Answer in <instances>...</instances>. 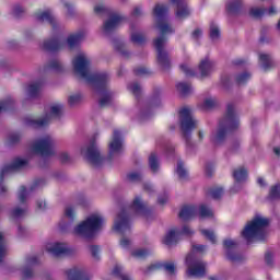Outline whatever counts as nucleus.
<instances>
[{
    "mask_svg": "<svg viewBox=\"0 0 280 280\" xmlns=\"http://www.w3.org/2000/svg\"><path fill=\"white\" fill-rule=\"evenodd\" d=\"M72 67L77 75H80L82 80L92 84L94 93L101 97L98 101L101 108H105V106H110V104H113V92L108 90V84H110V73H91V59L84 52H80L73 58Z\"/></svg>",
    "mask_w": 280,
    "mask_h": 280,
    "instance_id": "f257e3e1",
    "label": "nucleus"
},
{
    "mask_svg": "<svg viewBox=\"0 0 280 280\" xmlns=\"http://www.w3.org/2000/svg\"><path fill=\"white\" fill-rule=\"evenodd\" d=\"M167 12H170V9L165 4H156L153 9V14L160 19L155 25L160 35L153 40V45L158 52V65L161 67L162 71H170L172 68V60L170 59V54L165 50V45H167V34H174L175 30L170 23L161 20Z\"/></svg>",
    "mask_w": 280,
    "mask_h": 280,
    "instance_id": "f03ea898",
    "label": "nucleus"
},
{
    "mask_svg": "<svg viewBox=\"0 0 280 280\" xmlns=\"http://www.w3.org/2000/svg\"><path fill=\"white\" fill-rule=\"evenodd\" d=\"M132 211L139 215H148V213H150L148 203L143 202L141 197L137 196L129 208L122 209L117 214L114 221V231L122 236L120 238V246L122 248H128L131 244L130 238L126 235H130V215H132Z\"/></svg>",
    "mask_w": 280,
    "mask_h": 280,
    "instance_id": "7ed1b4c3",
    "label": "nucleus"
},
{
    "mask_svg": "<svg viewBox=\"0 0 280 280\" xmlns=\"http://www.w3.org/2000/svg\"><path fill=\"white\" fill-rule=\"evenodd\" d=\"M237 128H240V120L237 119V115H235V106L228 104L226 112L219 121L218 130L213 131L210 137L211 143H213V145L224 143L226 135L233 132V130H237Z\"/></svg>",
    "mask_w": 280,
    "mask_h": 280,
    "instance_id": "20e7f679",
    "label": "nucleus"
},
{
    "mask_svg": "<svg viewBox=\"0 0 280 280\" xmlns=\"http://www.w3.org/2000/svg\"><path fill=\"white\" fill-rule=\"evenodd\" d=\"M104 225V217L100 213L90 214L84 221L79 223L74 230V235L79 237H84L85 240H91L95 237V234L98 231H102V226Z\"/></svg>",
    "mask_w": 280,
    "mask_h": 280,
    "instance_id": "39448f33",
    "label": "nucleus"
},
{
    "mask_svg": "<svg viewBox=\"0 0 280 280\" xmlns=\"http://www.w3.org/2000/svg\"><path fill=\"white\" fill-rule=\"evenodd\" d=\"M207 246L205 245H192L190 254L186 257L187 277H195V279H202L207 275V264L196 258V253H205Z\"/></svg>",
    "mask_w": 280,
    "mask_h": 280,
    "instance_id": "423d86ee",
    "label": "nucleus"
},
{
    "mask_svg": "<svg viewBox=\"0 0 280 280\" xmlns=\"http://www.w3.org/2000/svg\"><path fill=\"white\" fill-rule=\"evenodd\" d=\"M270 224V220L261 217H256L252 221L247 222L242 235L246 242H253V240H258L261 242L266 237V229Z\"/></svg>",
    "mask_w": 280,
    "mask_h": 280,
    "instance_id": "0eeeda50",
    "label": "nucleus"
},
{
    "mask_svg": "<svg viewBox=\"0 0 280 280\" xmlns=\"http://www.w3.org/2000/svg\"><path fill=\"white\" fill-rule=\"evenodd\" d=\"M94 14L97 16H109L103 24V33L105 36H110L113 31L116 27L121 25L122 21H126V18L117 12H113L110 8L106 7L105 4H95L94 5Z\"/></svg>",
    "mask_w": 280,
    "mask_h": 280,
    "instance_id": "6e6552de",
    "label": "nucleus"
},
{
    "mask_svg": "<svg viewBox=\"0 0 280 280\" xmlns=\"http://www.w3.org/2000/svg\"><path fill=\"white\" fill-rule=\"evenodd\" d=\"M43 185H45V179H37L33 184V186L30 188V190H27V188H25V186L20 187V190L18 192V199L22 206H18V207L13 208V210L11 211L12 220H15V221L23 220V218H25V215H27V203H26L27 196H30V191H34V189H36V187H43Z\"/></svg>",
    "mask_w": 280,
    "mask_h": 280,
    "instance_id": "1a4fd4ad",
    "label": "nucleus"
},
{
    "mask_svg": "<svg viewBox=\"0 0 280 280\" xmlns=\"http://www.w3.org/2000/svg\"><path fill=\"white\" fill-rule=\"evenodd\" d=\"M63 113V104H54L50 106V114H46L45 117L39 119L25 118L24 124L31 126V128H45L52 119H60Z\"/></svg>",
    "mask_w": 280,
    "mask_h": 280,
    "instance_id": "9d476101",
    "label": "nucleus"
},
{
    "mask_svg": "<svg viewBox=\"0 0 280 280\" xmlns=\"http://www.w3.org/2000/svg\"><path fill=\"white\" fill-rule=\"evenodd\" d=\"M55 147L56 140L51 136H45L31 144V152L43 158L54 156L56 154Z\"/></svg>",
    "mask_w": 280,
    "mask_h": 280,
    "instance_id": "9b49d317",
    "label": "nucleus"
},
{
    "mask_svg": "<svg viewBox=\"0 0 280 280\" xmlns=\"http://www.w3.org/2000/svg\"><path fill=\"white\" fill-rule=\"evenodd\" d=\"M179 122L183 136L186 139V142L189 143L191 132L198 128V120L194 119L189 107H184L179 110Z\"/></svg>",
    "mask_w": 280,
    "mask_h": 280,
    "instance_id": "f8f14e48",
    "label": "nucleus"
},
{
    "mask_svg": "<svg viewBox=\"0 0 280 280\" xmlns=\"http://www.w3.org/2000/svg\"><path fill=\"white\" fill-rule=\"evenodd\" d=\"M81 154L93 167H102L104 158L100 154L95 140H92L88 145L81 149Z\"/></svg>",
    "mask_w": 280,
    "mask_h": 280,
    "instance_id": "ddd939ff",
    "label": "nucleus"
},
{
    "mask_svg": "<svg viewBox=\"0 0 280 280\" xmlns=\"http://www.w3.org/2000/svg\"><path fill=\"white\" fill-rule=\"evenodd\" d=\"M108 148H109V159H113V156H119V153L124 152V138H121L120 130L114 129Z\"/></svg>",
    "mask_w": 280,
    "mask_h": 280,
    "instance_id": "4468645a",
    "label": "nucleus"
},
{
    "mask_svg": "<svg viewBox=\"0 0 280 280\" xmlns=\"http://www.w3.org/2000/svg\"><path fill=\"white\" fill-rule=\"evenodd\" d=\"M46 250L52 255V257H62L73 254V250L65 243H49L46 245Z\"/></svg>",
    "mask_w": 280,
    "mask_h": 280,
    "instance_id": "2eb2a0df",
    "label": "nucleus"
},
{
    "mask_svg": "<svg viewBox=\"0 0 280 280\" xmlns=\"http://www.w3.org/2000/svg\"><path fill=\"white\" fill-rule=\"evenodd\" d=\"M213 71H215V61L211 60L209 57L201 59L199 62V73L201 78L211 77Z\"/></svg>",
    "mask_w": 280,
    "mask_h": 280,
    "instance_id": "dca6fc26",
    "label": "nucleus"
},
{
    "mask_svg": "<svg viewBox=\"0 0 280 280\" xmlns=\"http://www.w3.org/2000/svg\"><path fill=\"white\" fill-rule=\"evenodd\" d=\"M38 264V258L36 256H28L26 258V266L22 268V278L32 279L34 277V270H32V266H36Z\"/></svg>",
    "mask_w": 280,
    "mask_h": 280,
    "instance_id": "f3484780",
    "label": "nucleus"
},
{
    "mask_svg": "<svg viewBox=\"0 0 280 280\" xmlns=\"http://www.w3.org/2000/svg\"><path fill=\"white\" fill-rule=\"evenodd\" d=\"M172 3H175V5H177L176 12H175V16L176 19H178L179 21H183L185 19H187V16H189L190 12H189V8H187V3L183 0H171Z\"/></svg>",
    "mask_w": 280,
    "mask_h": 280,
    "instance_id": "a211bd4d",
    "label": "nucleus"
},
{
    "mask_svg": "<svg viewBox=\"0 0 280 280\" xmlns=\"http://www.w3.org/2000/svg\"><path fill=\"white\" fill-rule=\"evenodd\" d=\"M63 45L62 40L55 38L44 40L40 47L44 51H58L59 49H62Z\"/></svg>",
    "mask_w": 280,
    "mask_h": 280,
    "instance_id": "6ab92c4d",
    "label": "nucleus"
},
{
    "mask_svg": "<svg viewBox=\"0 0 280 280\" xmlns=\"http://www.w3.org/2000/svg\"><path fill=\"white\" fill-rule=\"evenodd\" d=\"M259 62L264 71H270V69H275V67H277V61L268 54H260Z\"/></svg>",
    "mask_w": 280,
    "mask_h": 280,
    "instance_id": "aec40b11",
    "label": "nucleus"
},
{
    "mask_svg": "<svg viewBox=\"0 0 280 280\" xmlns=\"http://www.w3.org/2000/svg\"><path fill=\"white\" fill-rule=\"evenodd\" d=\"M35 16L40 23H45V21H47L52 28H56V18L51 14V11L47 10L42 13H36Z\"/></svg>",
    "mask_w": 280,
    "mask_h": 280,
    "instance_id": "412c9836",
    "label": "nucleus"
},
{
    "mask_svg": "<svg viewBox=\"0 0 280 280\" xmlns=\"http://www.w3.org/2000/svg\"><path fill=\"white\" fill-rule=\"evenodd\" d=\"M27 165V160L16 158L10 166H4L2 170V174H8V172H12L14 170H23Z\"/></svg>",
    "mask_w": 280,
    "mask_h": 280,
    "instance_id": "4be33fe9",
    "label": "nucleus"
},
{
    "mask_svg": "<svg viewBox=\"0 0 280 280\" xmlns=\"http://www.w3.org/2000/svg\"><path fill=\"white\" fill-rule=\"evenodd\" d=\"M112 43L114 45V49L118 51L122 58H130V51L126 49V44L124 42L119 38H113Z\"/></svg>",
    "mask_w": 280,
    "mask_h": 280,
    "instance_id": "5701e85b",
    "label": "nucleus"
},
{
    "mask_svg": "<svg viewBox=\"0 0 280 280\" xmlns=\"http://www.w3.org/2000/svg\"><path fill=\"white\" fill-rule=\"evenodd\" d=\"M244 8L242 0H229L226 3V10L230 14H240Z\"/></svg>",
    "mask_w": 280,
    "mask_h": 280,
    "instance_id": "b1692460",
    "label": "nucleus"
},
{
    "mask_svg": "<svg viewBox=\"0 0 280 280\" xmlns=\"http://www.w3.org/2000/svg\"><path fill=\"white\" fill-rule=\"evenodd\" d=\"M68 280H91L86 272L82 269H70L68 271Z\"/></svg>",
    "mask_w": 280,
    "mask_h": 280,
    "instance_id": "393cba45",
    "label": "nucleus"
},
{
    "mask_svg": "<svg viewBox=\"0 0 280 280\" xmlns=\"http://www.w3.org/2000/svg\"><path fill=\"white\" fill-rule=\"evenodd\" d=\"M196 211L198 210L195 208V206H185L179 212V218L184 221L191 220V218L196 215Z\"/></svg>",
    "mask_w": 280,
    "mask_h": 280,
    "instance_id": "a878e982",
    "label": "nucleus"
},
{
    "mask_svg": "<svg viewBox=\"0 0 280 280\" xmlns=\"http://www.w3.org/2000/svg\"><path fill=\"white\" fill-rule=\"evenodd\" d=\"M130 30H131V35H130L131 43H135L136 45H143L145 43V35L137 31V28H135V25H131Z\"/></svg>",
    "mask_w": 280,
    "mask_h": 280,
    "instance_id": "bb28decb",
    "label": "nucleus"
},
{
    "mask_svg": "<svg viewBox=\"0 0 280 280\" xmlns=\"http://www.w3.org/2000/svg\"><path fill=\"white\" fill-rule=\"evenodd\" d=\"M83 39H84V33H75L68 37L67 43L69 48L73 49L78 47V45H80V43H82Z\"/></svg>",
    "mask_w": 280,
    "mask_h": 280,
    "instance_id": "cd10ccee",
    "label": "nucleus"
},
{
    "mask_svg": "<svg viewBox=\"0 0 280 280\" xmlns=\"http://www.w3.org/2000/svg\"><path fill=\"white\" fill-rule=\"evenodd\" d=\"M233 177L236 183H244L248 178V171L244 166L234 170Z\"/></svg>",
    "mask_w": 280,
    "mask_h": 280,
    "instance_id": "c85d7f7f",
    "label": "nucleus"
},
{
    "mask_svg": "<svg viewBox=\"0 0 280 280\" xmlns=\"http://www.w3.org/2000/svg\"><path fill=\"white\" fill-rule=\"evenodd\" d=\"M63 69L62 62L58 59H52L45 66V71H56L57 73H60Z\"/></svg>",
    "mask_w": 280,
    "mask_h": 280,
    "instance_id": "c756f323",
    "label": "nucleus"
},
{
    "mask_svg": "<svg viewBox=\"0 0 280 280\" xmlns=\"http://www.w3.org/2000/svg\"><path fill=\"white\" fill-rule=\"evenodd\" d=\"M218 106V98L210 96V97H206L201 108L202 110H213V108H217Z\"/></svg>",
    "mask_w": 280,
    "mask_h": 280,
    "instance_id": "7c9ffc66",
    "label": "nucleus"
},
{
    "mask_svg": "<svg viewBox=\"0 0 280 280\" xmlns=\"http://www.w3.org/2000/svg\"><path fill=\"white\" fill-rule=\"evenodd\" d=\"M176 174L179 180H187V178H189V173H187V168H185V163H183V161L177 162Z\"/></svg>",
    "mask_w": 280,
    "mask_h": 280,
    "instance_id": "2f4dec72",
    "label": "nucleus"
},
{
    "mask_svg": "<svg viewBox=\"0 0 280 280\" xmlns=\"http://www.w3.org/2000/svg\"><path fill=\"white\" fill-rule=\"evenodd\" d=\"M176 235H179V233H176V230H171L163 238V244L166 246H174L176 244Z\"/></svg>",
    "mask_w": 280,
    "mask_h": 280,
    "instance_id": "473e14b6",
    "label": "nucleus"
},
{
    "mask_svg": "<svg viewBox=\"0 0 280 280\" xmlns=\"http://www.w3.org/2000/svg\"><path fill=\"white\" fill-rule=\"evenodd\" d=\"M220 27H218V24L212 22L210 24V39L212 40V43H218V40H220Z\"/></svg>",
    "mask_w": 280,
    "mask_h": 280,
    "instance_id": "72a5a7b5",
    "label": "nucleus"
},
{
    "mask_svg": "<svg viewBox=\"0 0 280 280\" xmlns=\"http://www.w3.org/2000/svg\"><path fill=\"white\" fill-rule=\"evenodd\" d=\"M177 92L183 95V97L191 93V84L186 82H179L176 84Z\"/></svg>",
    "mask_w": 280,
    "mask_h": 280,
    "instance_id": "f704fd0d",
    "label": "nucleus"
},
{
    "mask_svg": "<svg viewBox=\"0 0 280 280\" xmlns=\"http://www.w3.org/2000/svg\"><path fill=\"white\" fill-rule=\"evenodd\" d=\"M43 88V84L39 82L32 83L27 88V95L28 97H36L38 93H40V89Z\"/></svg>",
    "mask_w": 280,
    "mask_h": 280,
    "instance_id": "c9c22d12",
    "label": "nucleus"
},
{
    "mask_svg": "<svg viewBox=\"0 0 280 280\" xmlns=\"http://www.w3.org/2000/svg\"><path fill=\"white\" fill-rule=\"evenodd\" d=\"M149 167L153 174H156L159 172V156H156V153H151L149 156Z\"/></svg>",
    "mask_w": 280,
    "mask_h": 280,
    "instance_id": "e433bc0d",
    "label": "nucleus"
},
{
    "mask_svg": "<svg viewBox=\"0 0 280 280\" xmlns=\"http://www.w3.org/2000/svg\"><path fill=\"white\" fill-rule=\"evenodd\" d=\"M149 255H152V252L145 248H139L131 252V257H135L136 259H145Z\"/></svg>",
    "mask_w": 280,
    "mask_h": 280,
    "instance_id": "4c0bfd02",
    "label": "nucleus"
},
{
    "mask_svg": "<svg viewBox=\"0 0 280 280\" xmlns=\"http://www.w3.org/2000/svg\"><path fill=\"white\" fill-rule=\"evenodd\" d=\"M226 259H229V261H231L232 264H242V261H245L246 258L242 254L229 252L226 254Z\"/></svg>",
    "mask_w": 280,
    "mask_h": 280,
    "instance_id": "58836bf2",
    "label": "nucleus"
},
{
    "mask_svg": "<svg viewBox=\"0 0 280 280\" xmlns=\"http://www.w3.org/2000/svg\"><path fill=\"white\" fill-rule=\"evenodd\" d=\"M269 200H280V184L271 186L269 190Z\"/></svg>",
    "mask_w": 280,
    "mask_h": 280,
    "instance_id": "ea45409f",
    "label": "nucleus"
},
{
    "mask_svg": "<svg viewBox=\"0 0 280 280\" xmlns=\"http://www.w3.org/2000/svg\"><path fill=\"white\" fill-rule=\"evenodd\" d=\"M223 246H224V248L226 250V255H228L229 253H233V248H237V242L229 238L223 242Z\"/></svg>",
    "mask_w": 280,
    "mask_h": 280,
    "instance_id": "a19ab883",
    "label": "nucleus"
},
{
    "mask_svg": "<svg viewBox=\"0 0 280 280\" xmlns=\"http://www.w3.org/2000/svg\"><path fill=\"white\" fill-rule=\"evenodd\" d=\"M128 90L135 95V97H139V95H141V85L138 82L130 83L128 85Z\"/></svg>",
    "mask_w": 280,
    "mask_h": 280,
    "instance_id": "79ce46f5",
    "label": "nucleus"
},
{
    "mask_svg": "<svg viewBox=\"0 0 280 280\" xmlns=\"http://www.w3.org/2000/svg\"><path fill=\"white\" fill-rule=\"evenodd\" d=\"M81 102H82V94L80 93L70 95L68 98L69 106H78V104H80Z\"/></svg>",
    "mask_w": 280,
    "mask_h": 280,
    "instance_id": "37998d69",
    "label": "nucleus"
},
{
    "mask_svg": "<svg viewBox=\"0 0 280 280\" xmlns=\"http://www.w3.org/2000/svg\"><path fill=\"white\" fill-rule=\"evenodd\" d=\"M201 234L203 235V237L209 240V242H211V244H215L217 237H215V233L213 231H211V230H201Z\"/></svg>",
    "mask_w": 280,
    "mask_h": 280,
    "instance_id": "c03bdc74",
    "label": "nucleus"
},
{
    "mask_svg": "<svg viewBox=\"0 0 280 280\" xmlns=\"http://www.w3.org/2000/svg\"><path fill=\"white\" fill-rule=\"evenodd\" d=\"M127 178L129 180V183H141V180H143V176L141 175V173H129L127 175Z\"/></svg>",
    "mask_w": 280,
    "mask_h": 280,
    "instance_id": "a18cd8bd",
    "label": "nucleus"
},
{
    "mask_svg": "<svg viewBox=\"0 0 280 280\" xmlns=\"http://www.w3.org/2000/svg\"><path fill=\"white\" fill-rule=\"evenodd\" d=\"M162 267L171 277L176 275V265H174V262H164Z\"/></svg>",
    "mask_w": 280,
    "mask_h": 280,
    "instance_id": "49530a36",
    "label": "nucleus"
},
{
    "mask_svg": "<svg viewBox=\"0 0 280 280\" xmlns=\"http://www.w3.org/2000/svg\"><path fill=\"white\" fill-rule=\"evenodd\" d=\"M249 14L254 16V19H261L264 14H266V9L261 8H252Z\"/></svg>",
    "mask_w": 280,
    "mask_h": 280,
    "instance_id": "de8ad7c7",
    "label": "nucleus"
},
{
    "mask_svg": "<svg viewBox=\"0 0 280 280\" xmlns=\"http://www.w3.org/2000/svg\"><path fill=\"white\" fill-rule=\"evenodd\" d=\"M14 109V101L12 98H7L2 101L1 110L2 113L5 110H13Z\"/></svg>",
    "mask_w": 280,
    "mask_h": 280,
    "instance_id": "09e8293b",
    "label": "nucleus"
},
{
    "mask_svg": "<svg viewBox=\"0 0 280 280\" xmlns=\"http://www.w3.org/2000/svg\"><path fill=\"white\" fill-rule=\"evenodd\" d=\"M222 194H224V189L222 188H212L209 191V195L211 198H213V200H220L222 198Z\"/></svg>",
    "mask_w": 280,
    "mask_h": 280,
    "instance_id": "8fccbe9b",
    "label": "nucleus"
},
{
    "mask_svg": "<svg viewBox=\"0 0 280 280\" xmlns=\"http://www.w3.org/2000/svg\"><path fill=\"white\" fill-rule=\"evenodd\" d=\"M199 213L201 218H211L213 215V210H211L209 207L202 205L199 208Z\"/></svg>",
    "mask_w": 280,
    "mask_h": 280,
    "instance_id": "3c124183",
    "label": "nucleus"
},
{
    "mask_svg": "<svg viewBox=\"0 0 280 280\" xmlns=\"http://www.w3.org/2000/svg\"><path fill=\"white\" fill-rule=\"evenodd\" d=\"M249 80H250V73L248 72H243L236 77V83L240 85L246 83Z\"/></svg>",
    "mask_w": 280,
    "mask_h": 280,
    "instance_id": "603ef678",
    "label": "nucleus"
},
{
    "mask_svg": "<svg viewBox=\"0 0 280 280\" xmlns=\"http://www.w3.org/2000/svg\"><path fill=\"white\" fill-rule=\"evenodd\" d=\"M179 69L183 71V73H185V75H187L188 78H192L194 75H196V72H194L191 70V68H189V65L187 63H182L179 66Z\"/></svg>",
    "mask_w": 280,
    "mask_h": 280,
    "instance_id": "864d4df0",
    "label": "nucleus"
},
{
    "mask_svg": "<svg viewBox=\"0 0 280 280\" xmlns=\"http://www.w3.org/2000/svg\"><path fill=\"white\" fill-rule=\"evenodd\" d=\"M23 14H25V9H23V7L19 4L13 7V16H15V19L23 16Z\"/></svg>",
    "mask_w": 280,
    "mask_h": 280,
    "instance_id": "5fc2aeb1",
    "label": "nucleus"
},
{
    "mask_svg": "<svg viewBox=\"0 0 280 280\" xmlns=\"http://www.w3.org/2000/svg\"><path fill=\"white\" fill-rule=\"evenodd\" d=\"M20 142H21V133H12L9 137V143L11 145H16V143H20Z\"/></svg>",
    "mask_w": 280,
    "mask_h": 280,
    "instance_id": "6e6d98bb",
    "label": "nucleus"
},
{
    "mask_svg": "<svg viewBox=\"0 0 280 280\" xmlns=\"http://www.w3.org/2000/svg\"><path fill=\"white\" fill-rule=\"evenodd\" d=\"M90 252H91V255H92L93 259H96V260L100 259V246L91 245L90 246Z\"/></svg>",
    "mask_w": 280,
    "mask_h": 280,
    "instance_id": "4d7b16f0",
    "label": "nucleus"
},
{
    "mask_svg": "<svg viewBox=\"0 0 280 280\" xmlns=\"http://www.w3.org/2000/svg\"><path fill=\"white\" fill-rule=\"evenodd\" d=\"M66 218H69V220H74L75 218V210L73 207H67L65 210Z\"/></svg>",
    "mask_w": 280,
    "mask_h": 280,
    "instance_id": "13d9d810",
    "label": "nucleus"
},
{
    "mask_svg": "<svg viewBox=\"0 0 280 280\" xmlns=\"http://www.w3.org/2000/svg\"><path fill=\"white\" fill-rule=\"evenodd\" d=\"M65 8H67V16L70 19L75 16V11L73 10V5L69 2H63Z\"/></svg>",
    "mask_w": 280,
    "mask_h": 280,
    "instance_id": "bf43d9fd",
    "label": "nucleus"
},
{
    "mask_svg": "<svg viewBox=\"0 0 280 280\" xmlns=\"http://www.w3.org/2000/svg\"><path fill=\"white\" fill-rule=\"evenodd\" d=\"M135 75H148L150 73V70H148L144 67H138L133 70Z\"/></svg>",
    "mask_w": 280,
    "mask_h": 280,
    "instance_id": "052dcab7",
    "label": "nucleus"
},
{
    "mask_svg": "<svg viewBox=\"0 0 280 280\" xmlns=\"http://www.w3.org/2000/svg\"><path fill=\"white\" fill-rule=\"evenodd\" d=\"M131 16L133 19H139V16H143V10H141V7H136L131 12Z\"/></svg>",
    "mask_w": 280,
    "mask_h": 280,
    "instance_id": "680f3d73",
    "label": "nucleus"
},
{
    "mask_svg": "<svg viewBox=\"0 0 280 280\" xmlns=\"http://www.w3.org/2000/svg\"><path fill=\"white\" fill-rule=\"evenodd\" d=\"M59 161H61V163H69L71 161V158L69 156V153L61 152L59 154Z\"/></svg>",
    "mask_w": 280,
    "mask_h": 280,
    "instance_id": "e2e57ef3",
    "label": "nucleus"
},
{
    "mask_svg": "<svg viewBox=\"0 0 280 280\" xmlns=\"http://www.w3.org/2000/svg\"><path fill=\"white\" fill-rule=\"evenodd\" d=\"M182 235H194V230H191L188 225H184L182 229Z\"/></svg>",
    "mask_w": 280,
    "mask_h": 280,
    "instance_id": "0e129e2a",
    "label": "nucleus"
},
{
    "mask_svg": "<svg viewBox=\"0 0 280 280\" xmlns=\"http://www.w3.org/2000/svg\"><path fill=\"white\" fill-rule=\"evenodd\" d=\"M194 40H198L200 36H202V31L200 28H196L191 34Z\"/></svg>",
    "mask_w": 280,
    "mask_h": 280,
    "instance_id": "69168bd1",
    "label": "nucleus"
},
{
    "mask_svg": "<svg viewBox=\"0 0 280 280\" xmlns=\"http://www.w3.org/2000/svg\"><path fill=\"white\" fill-rule=\"evenodd\" d=\"M265 261H266L267 266H272V253L268 252L265 255Z\"/></svg>",
    "mask_w": 280,
    "mask_h": 280,
    "instance_id": "338daca9",
    "label": "nucleus"
},
{
    "mask_svg": "<svg viewBox=\"0 0 280 280\" xmlns=\"http://www.w3.org/2000/svg\"><path fill=\"white\" fill-rule=\"evenodd\" d=\"M170 198L167 197V194H164L163 196L158 198L159 205H165Z\"/></svg>",
    "mask_w": 280,
    "mask_h": 280,
    "instance_id": "774afa93",
    "label": "nucleus"
}]
</instances>
